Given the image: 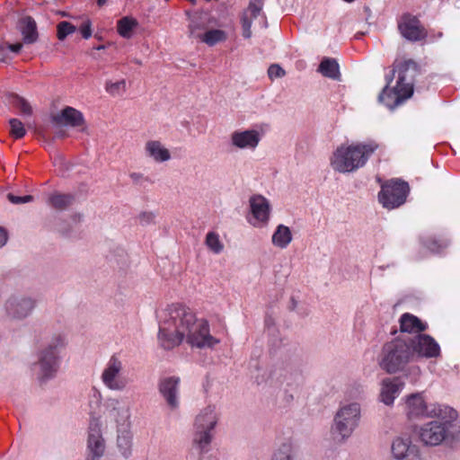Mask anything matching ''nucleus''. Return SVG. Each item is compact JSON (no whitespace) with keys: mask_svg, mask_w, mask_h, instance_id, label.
Returning a JSON list of instances; mask_svg holds the SVG:
<instances>
[{"mask_svg":"<svg viewBox=\"0 0 460 460\" xmlns=\"http://www.w3.org/2000/svg\"><path fill=\"white\" fill-rule=\"evenodd\" d=\"M199 349L213 348L219 340L209 333L208 323L205 319H198L186 305H169L159 324L158 341L165 349L179 346L182 341Z\"/></svg>","mask_w":460,"mask_h":460,"instance_id":"f257e3e1","label":"nucleus"},{"mask_svg":"<svg viewBox=\"0 0 460 460\" xmlns=\"http://www.w3.org/2000/svg\"><path fill=\"white\" fill-rule=\"evenodd\" d=\"M419 73L420 67L412 59L394 63L387 84L378 96L379 101L390 109L402 103L412 95L414 78Z\"/></svg>","mask_w":460,"mask_h":460,"instance_id":"f03ea898","label":"nucleus"},{"mask_svg":"<svg viewBox=\"0 0 460 460\" xmlns=\"http://www.w3.org/2000/svg\"><path fill=\"white\" fill-rule=\"evenodd\" d=\"M433 410L429 415L437 420H431L419 429L420 441L427 446H438L447 438H453L456 431L457 412L449 406Z\"/></svg>","mask_w":460,"mask_h":460,"instance_id":"7ed1b4c3","label":"nucleus"},{"mask_svg":"<svg viewBox=\"0 0 460 460\" xmlns=\"http://www.w3.org/2000/svg\"><path fill=\"white\" fill-rule=\"evenodd\" d=\"M378 147L374 141L339 146L331 157V166L341 173L355 172L367 164Z\"/></svg>","mask_w":460,"mask_h":460,"instance_id":"20e7f679","label":"nucleus"},{"mask_svg":"<svg viewBox=\"0 0 460 460\" xmlns=\"http://www.w3.org/2000/svg\"><path fill=\"white\" fill-rule=\"evenodd\" d=\"M413 359L411 344L403 338H395L384 344L379 355L378 364L388 374L403 370Z\"/></svg>","mask_w":460,"mask_h":460,"instance_id":"39448f33","label":"nucleus"},{"mask_svg":"<svg viewBox=\"0 0 460 460\" xmlns=\"http://www.w3.org/2000/svg\"><path fill=\"white\" fill-rule=\"evenodd\" d=\"M62 347L63 340L60 335H57L38 351V360L33 364L32 371L40 383L56 376L59 368V349Z\"/></svg>","mask_w":460,"mask_h":460,"instance_id":"423d86ee","label":"nucleus"},{"mask_svg":"<svg viewBox=\"0 0 460 460\" xmlns=\"http://www.w3.org/2000/svg\"><path fill=\"white\" fill-rule=\"evenodd\" d=\"M359 419L360 405L358 402L344 404L339 408L334 416L332 432L342 439L348 438L358 427Z\"/></svg>","mask_w":460,"mask_h":460,"instance_id":"0eeeda50","label":"nucleus"},{"mask_svg":"<svg viewBox=\"0 0 460 460\" xmlns=\"http://www.w3.org/2000/svg\"><path fill=\"white\" fill-rule=\"evenodd\" d=\"M409 191L410 188L407 182L400 180L391 181L382 186L378 199L384 208L393 209L406 201Z\"/></svg>","mask_w":460,"mask_h":460,"instance_id":"6e6552de","label":"nucleus"},{"mask_svg":"<svg viewBox=\"0 0 460 460\" xmlns=\"http://www.w3.org/2000/svg\"><path fill=\"white\" fill-rule=\"evenodd\" d=\"M123 364L121 360L114 355L111 356L101 376L104 385L113 391L124 390L128 385V379L121 376Z\"/></svg>","mask_w":460,"mask_h":460,"instance_id":"1a4fd4ad","label":"nucleus"},{"mask_svg":"<svg viewBox=\"0 0 460 460\" xmlns=\"http://www.w3.org/2000/svg\"><path fill=\"white\" fill-rule=\"evenodd\" d=\"M398 29L403 38L413 42L422 40L428 35L420 20L410 13H404L401 17Z\"/></svg>","mask_w":460,"mask_h":460,"instance_id":"9d476101","label":"nucleus"},{"mask_svg":"<svg viewBox=\"0 0 460 460\" xmlns=\"http://www.w3.org/2000/svg\"><path fill=\"white\" fill-rule=\"evenodd\" d=\"M446 405L441 404H430L427 405L422 394L416 393L407 396L405 400V411L409 419L413 418H430L429 414L433 410L438 408L445 407Z\"/></svg>","mask_w":460,"mask_h":460,"instance_id":"9b49d317","label":"nucleus"},{"mask_svg":"<svg viewBox=\"0 0 460 460\" xmlns=\"http://www.w3.org/2000/svg\"><path fill=\"white\" fill-rule=\"evenodd\" d=\"M407 341L411 344L415 356L423 358H436L440 354V348L437 341L429 335L418 334L414 338H410Z\"/></svg>","mask_w":460,"mask_h":460,"instance_id":"f8f14e48","label":"nucleus"},{"mask_svg":"<svg viewBox=\"0 0 460 460\" xmlns=\"http://www.w3.org/2000/svg\"><path fill=\"white\" fill-rule=\"evenodd\" d=\"M36 306V300L31 296H19L11 297L5 305L7 314L13 319H24Z\"/></svg>","mask_w":460,"mask_h":460,"instance_id":"ddd939ff","label":"nucleus"},{"mask_svg":"<svg viewBox=\"0 0 460 460\" xmlns=\"http://www.w3.org/2000/svg\"><path fill=\"white\" fill-rule=\"evenodd\" d=\"M250 208L254 222V226H261L266 225L270 219V207L266 198L261 195H254L250 198Z\"/></svg>","mask_w":460,"mask_h":460,"instance_id":"4468645a","label":"nucleus"},{"mask_svg":"<svg viewBox=\"0 0 460 460\" xmlns=\"http://www.w3.org/2000/svg\"><path fill=\"white\" fill-rule=\"evenodd\" d=\"M231 145L239 149H255L260 141L261 135L255 129L236 130L231 134Z\"/></svg>","mask_w":460,"mask_h":460,"instance_id":"2eb2a0df","label":"nucleus"},{"mask_svg":"<svg viewBox=\"0 0 460 460\" xmlns=\"http://www.w3.org/2000/svg\"><path fill=\"white\" fill-rule=\"evenodd\" d=\"M88 456L86 460H100L105 451V443L97 424H91L87 441Z\"/></svg>","mask_w":460,"mask_h":460,"instance_id":"dca6fc26","label":"nucleus"},{"mask_svg":"<svg viewBox=\"0 0 460 460\" xmlns=\"http://www.w3.org/2000/svg\"><path fill=\"white\" fill-rule=\"evenodd\" d=\"M179 377L169 376L161 379L158 385L160 394L171 409H176L179 406Z\"/></svg>","mask_w":460,"mask_h":460,"instance_id":"f3484780","label":"nucleus"},{"mask_svg":"<svg viewBox=\"0 0 460 460\" xmlns=\"http://www.w3.org/2000/svg\"><path fill=\"white\" fill-rule=\"evenodd\" d=\"M51 122L57 126H69L72 128L84 124V118L81 111L73 107H66L59 113L51 117Z\"/></svg>","mask_w":460,"mask_h":460,"instance_id":"a211bd4d","label":"nucleus"},{"mask_svg":"<svg viewBox=\"0 0 460 460\" xmlns=\"http://www.w3.org/2000/svg\"><path fill=\"white\" fill-rule=\"evenodd\" d=\"M263 0H250L249 5L243 11L241 22L243 29V36L245 39L252 37V20L256 19L262 13Z\"/></svg>","mask_w":460,"mask_h":460,"instance_id":"6ab92c4d","label":"nucleus"},{"mask_svg":"<svg viewBox=\"0 0 460 460\" xmlns=\"http://www.w3.org/2000/svg\"><path fill=\"white\" fill-rule=\"evenodd\" d=\"M392 453L397 460H420L409 438H398L392 444Z\"/></svg>","mask_w":460,"mask_h":460,"instance_id":"aec40b11","label":"nucleus"},{"mask_svg":"<svg viewBox=\"0 0 460 460\" xmlns=\"http://www.w3.org/2000/svg\"><path fill=\"white\" fill-rule=\"evenodd\" d=\"M403 383L400 378H385L382 382L380 399L386 405H392L402 390Z\"/></svg>","mask_w":460,"mask_h":460,"instance_id":"412c9836","label":"nucleus"},{"mask_svg":"<svg viewBox=\"0 0 460 460\" xmlns=\"http://www.w3.org/2000/svg\"><path fill=\"white\" fill-rule=\"evenodd\" d=\"M218 419L215 406L208 405L197 415L194 429L213 431L217 424Z\"/></svg>","mask_w":460,"mask_h":460,"instance_id":"4be33fe9","label":"nucleus"},{"mask_svg":"<svg viewBox=\"0 0 460 460\" xmlns=\"http://www.w3.org/2000/svg\"><path fill=\"white\" fill-rule=\"evenodd\" d=\"M19 30L25 44H32L38 40L37 25L31 16L23 17L19 22Z\"/></svg>","mask_w":460,"mask_h":460,"instance_id":"5701e85b","label":"nucleus"},{"mask_svg":"<svg viewBox=\"0 0 460 460\" xmlns=\"http://www.w3.org/2000/svg\"><path fill=\"white\" fill-rule=\"evenodd\" d=\"M213 439V431L194 429L192 446L199 452L205 454L209 451Z\"/></svg>","mask_w":460,"mask_h":460,"instance_id":"b1692460","label":"nucleus"},{"mask_svg":"<svg viewBox=\"0 0 460 460\" xmlns=\"http://www.w3.org/2000/svg\"><path fill=\"white\" fill-rule=\"evenodd\" d=\"M400 330L402 332L418 333L426 330V324L415 315L403 314L400 318Z\"/></svg>","mask_w":460,"mask_h":460,"instance_id":"393cba45","label":"nucleus"},{"mask_svg":"<svg viewBox=\"0 0 460 460\" xmlns=\"http://www.w3.org/2000/svg\"><path fill=\"white\" fill-rule=\"evenodd\" d=\"M271 460H299L298 449L296 445L288 439L278 447Z\"/></svg>","mask_w":460,"mask_h":460,"instance_id":"a878e982","label":"nucleus"},{"mask_svg":"<svg viewBox=\"0 0 460 460\" xmlns=\"http://www.w3.org/2000/svg\"><path fill=\"white\" fill-rule=\"evenodd\" d=\"M145 149L147 155L152 157L157 163L166 162L171 158L169 150L164 147L159 141H148L146 144Z\"/></svg>","mask_w":460,"mask_h":460,"instance_id":"bb28decb","label":"nucleus"},{"mask_svg":"<svg viewBox=\"0 0 460 460\" xmlns=\"http://www.w3.org/2000/svg\"><path fill=\"white\" fill-rule=\"evenodd\" d=\"M117 447L120 455L128 459L133 452V435L129 430H122L117 437Z\"/></svg>","mask_w":460,"mask_h":460,"instance_id":"cd10ccee","label":"nucleus"},{"mask_svg":"<svg viewBox=\"0 0 460 460\" xmlns=\"http://www.w3.org/2000/svg\"><path fill=\"white\" fill-rule=\"evenodd\" d=\"M75 202V196L69 193L54 192L48 199V203L57 210H66Z\"/></svg>","mask_w":460,"mask_h":460,"instance_id":"c85d7f7f","label":"nucleus"},{"mask_svg":"<svg viewBox=\"0 0 460 460\" xmlns=\"http://www.w3.org/2000/svg\"><path fill=\"white\" fill-rule=\"evenodd\" d=\"M318 72L333 80H340L341 78L339 64L334 58H324L319 65Z\"/></svg>","mask_w":460,"mask_h":460,"instance_id":"c756f323","label":"nucleus"},{"mask_svg":"<svg viewBox=\"0 0 460 460\" xmlns=\"http://www.w3.org/2000/svg\"><path fill=\"white\" fill-rule=\"evenodd\" d=\"M271 241L275 246L285 249L292 241V234L289 227L279 225L272 234Z\"/></svg>","mask_w":460,"mask_h":460,"instance_id":"7c9ffc66","label":"nucleus"},{"mask_svg":"<svg viewBox=\"0 0 460 460\" xmlns=\"http://www.w3.org/2000/svg\"><path fill=\"white\" fill-rule=\"evenodd\" d=\"M138 25L137 21L130 16H125L118 21L117 30L119 34L125 38L129 39L132 36L133 30Z\"/></svg>","mask_w":460,"mask_h":460,"instance_id":"2f4dec72","label":"nucleus"},{"mask_svg":"<svg viewBox=\"0 0 460 460\" xmlns=\"http://www.w3.org/2000/svg\"><path fill=\"white\" fill-rule=\"evenodd\" d=\"M227 39L226 32L219 29H212L206 31L199 40L201 42L212 47L219 42H223Z\"/></svg>","mask_w":460,"mask_h":460,"instance_id":"473e14b6","label":"nucleus"},{"mask_svg":"<svg viewBox=\"0 0 460 460\" xmlns=\"http://www.w3.org/2000/svg\"><path fill=\"white\" fill-rule=\"evenodd\" d=\"M205 243L216 254L220 253L224 249V244L221 243L219 235L215 232H208L207 234Z\"/></svg>","mask_w":460,"mask_h":460,"instance_id":"72a5a7b5","label":"nucleus"},{"mask_svg":"<svg viewBox=\"0 0 460 460\" xmlns=\"http://www.w3.org/2000/svg\"><path fill=\"white\" fill-rule=\"evenodd\" d=\"M12 104L19 109L20 112L26 116H31L32 114V108L31 104L22 97L13 94L12 95Z\"/></svg>","mask_w":460,"mask_h":460,"instance_id":"f704fd0d","label":"nucleus"},{"mask_svg":"<svg viewBox=\"0 0 460 460\" xmlns=\"http://www.w3.org/2000/svg\"><path fill=\"white\" fill-rule=\"evenodd\" d=\"M10 135L16 138H22L26 134V129L23 126V123L18 119H10Z\"/></svg>","mask_w":460,"mask_h":460,"instance_id":"c9c22d12","label":"nucleus"},{"mask_svg":"<svg viewBox=\"0 0 460 460\" xmlns=\"http://www.w3.org/2000/svg\"><path fill=\"white\" fill-rule=\"evenodd\" d=\"M105 90L112 96L120 95L126 91V81L124 79L115 83L108 81L105 84Z\"/></svg>","mask_w":460,"mask_h":460,"instance_id":"e433bc0d","label":"nucleus"},{"mask_svg":"<svg viewBox=\"0 0 460 460\" xmlns=\"http://www.w3.org/2000/svg\"><path fill=\"white\" fill-rule=\"evenodd\" d=\"M205 24L196 19H192L189 25L190 36L198 40H200L204 35Z\"/></svg>","mask_w":460,"mask_h":460,"instance_id":"4c0bfd02","label":"nucleus"},{"mask_svg":"<svg viewBox=\"0 0 460 460\" xmlns=\"http://www.w3.org/2000/svg\"><path fill=\"white\" fill-rule=\"evenodd\" d=\"M57 29H58L57 36L59 40H64L66 38V36H68L69 34H72L76 30L75 26H74L72 23L66 22V21L59 22L58 24Z\"/></svg>","mask_w":460,"mask_h":460,"instance_id":"58836bf2","label":"nucleus"},{"mask_svg":"<svg viewBox=\"0 0 460 460\" xmlns=\"http://www.w3.org/2000/svg\"><path fill=\"white\" fill-rule=\"evenodd\" d=\"M285 70L278 64H272L268 68V75L271 80L285 76Z\"/></svg>","mask_w":460,"mask_h":460,"instance_id":"ea45409f","label":"nucleus"},{"mask_svg":"<svg viewBox=\"0 0 460 460\" xmlns=\"http://www.w3.org/2000/svg\"><path fill=\"white\" fill-rule=\"evenodd\" d=\"M447 242L440 243L438 240H429L425 243V246L432 252H440L442 250L447 247Z\"/></svg>","mask_w":460,"mask_h":460,"instance_id":"a19ab883","label":"nucleus"},{"mask_svg":"<svg viewBox=\"0 0 460 460\" xmlns=\"http://www.w3.org/2000/svg\"><path fill=\"white\" fill-rule=\"evenodd\" d=\"M364 387L361 385H353L347 392L348 397L350 399H360L364 395Z\"/></svg>","mask_w":460,"mask_h":460,"instance_id":"79ce46f5","label":"nucleus"},{"mask_svg":"<svg viewBox=\"0 0 460 460\" xmlns=\"http://www.w3.org/2000/svg\"><path fill=\"white\" fill-rule=\"evenodd\" d=\"M8 200L13 204H23L33 201L34 198L31 195L16 196L13 193L7 194Z\"/></svg>","mask_w":460,"mask_h":460,"instance_id":"37998d69","label":"nucleus"},{"mask_svg":"<svg viewBox=\"0 0 460 460\" xmlns=\"http://www.w3.org/2000/svg\"><path fill=\"white\" fill-rule=\"evenodd\" d=\"M138 219L142 226H146L154 223L155 214L152 212H143L139 215Z\"/></svg>","mask_w":460,"mask_h":460,"instance_id":"c03bdc74","label":"nucleus"},{"mask_svg":"<svg viewBox=\"0 0 460 460\" xmlns=\"http://www.w3.org/2000/svg\"><path fill=\"white\" fill-rule=\"evenodd\" d=\"M80 30L83 38L89 39L92 36L91 22L89 21L84 23Z\"/></svg>","mask_w":460,"mask_h":460,"instance_id":"a18cd8bd","label":"nucleus"},{"mask_svg":"<svg viewBox=\"0 0 460 460\" xmlns=\"http://www.w3.org/2000/svg\"><path fill=\"white\" fill-rule=\"evenodd\" d=\"M130 179L133 181L134 183H140L142 180H144V176L142 173L139 172H131L129 174Z\"/></svg>","mask_w":460,"mask_h":460,"instance_id":"49530a36","label":"nucleus"},{"mask_svg":"<svg viewBox=\"0 0 460 460\" xmlns=\"http://www.w3.org/2000/svg\"><path fill=\"white\" fill-rule=\"evenodd\" d=\"M7 242V232L4 228L0 226V248L3 247Z\"/></svg>","mask_w":460,"mask_h":460,"instance_id":"de8ad7c7","label":"nucleus"},{"mask_svg":"<svg viewBox=\"0 0 460 460\" xmlns=\"http://www.w3.org/2000/svg\"><path fill=\"white\" fill-rule=\"evenodd\" d=\"M22 48V43L8 44L7 49L14 53H19Z\"/></svg>","mask_w":460,"mask_h":460,"instance_id":"09e8293b","label":"nucleus"},{"mask_svg":"<svg viewBox=\"0 0 460 460\" xmlns=\"http://www.w3.org/2000/svg\"><path fill=\"white\" fill-rule=\"evenodd\" d=\"M67 136L66 132L65 129H62V128H59L56 131L55 133V137L57 138H63V137H66Z\"/></svg>","mask_w":460,"mask_h":460,"instance_id":"8fccbe9b","label":"nucleus"},{"mask_svg":"<svg viewBox=\"0 0 460 460\" xmlns=\"http://www.w3.org/2000/svg\"><path fill=\"white\" fill-rule=\"evenodd\" d=\"M297 306V301L294 298H290V305L288 306L289 310L294 311Z\"/></svg>","mask_w":460,"mask_h":460,"instance_id":"3c124183","label":"nucleus"},{"mask_svg":"<svg viewBox=\"0 0 460 460\" xmlns=\"http://www.w3.org/2000/svg\"><path fill=\"white\" fill-rule=\"evenodd\" d=\"M7 59V57L5 55V49L4 48H0V61L4 62Z\"/></svg>","mask_w":460,"mask_h":460,"instance_id":"603ef678","label":"nucleus"},{"mask_svg":"<svg viewBox=\"0 0 460 460\" xmlns=\"http://www.w3.org/2000/svg\"><path fill=\"white\" fill-rule=\"evenodd\" d=\"M107 2H108V0H97V4H98V6L102 7L104 4H106Z\"/></svg>","mask_w":460,"mask_h":460,"instance_id":"864d4df0","label":"nucleus"},{"mask_svg":"<svg viewBox=\"0 0 460 460\" xmlns=\"http://www.w3.org/2000/svg\"><path fill=\"white\" fill-rule=\"evenodd\" d=\"M104 49V46H102V45L98 46V47L96 48V49Z\"/></svg>","mask_w":460,"mask_h":460,"instance_id":"5fc2aeb1","label":"nucleus"},{"mask_svg":"<svg viewBox=\"0 0 460 460\" xmlns=\"http://www.w3.org/2000/svg\"><path fill=\"white\" fill-rule=\"evenodd\" d=\"M136 63H137V65H141V64H142V63H141V61H139V60H136Z\"/></svg>","mask_w":460,"mask_h":460,"instance_id":"6e6d98bb","label":"nucleus"},{"mask_svg":"<svg viewBox=\"0 0 460 460\" xmlns=\"http://www.w3.org/2000/svg\"><path fill=\"white\" fill-rule=\"evenodd\" d=\"M345 2H348V3H350V2H353L354 0H344Z\"/></svg>","mask_w":460,"mask_h":460,"instance_id":"4d7b16f0","label":"nucleus"},{"mask_svg":"<svg viewBox=\"0 0 460 460\" xmlns=\"http://www.w3.org/2000/svg\"><path fill=\"white\" fill-rule=\"evenodd\" d=\"M191 2H194L195 0H190Z\"/></svg>","mask_w":460,"mask_h":460,"instance_id":"13d9d810","label":"nucleus"}]
</instances>
